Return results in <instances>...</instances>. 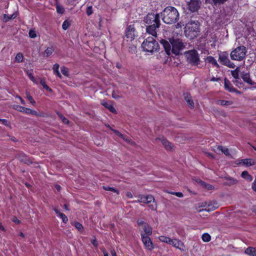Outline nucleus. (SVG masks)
I'll return each mask as SVG.
<instances>
[{
  "mask_svg": "<svg viewBox=\"0 0 256 256\" xmlns=\"http://www.w3.org/2000/svg\"><path fill=\"white\" fill-rule=\"evenodd\" d=\"M16 14L14 13L12 14H4L3 20L4 22H7L8 21L10 20L14 19V18H16Z\"/></svg>",
  "mask_w": 256,
  "mask_h": 256,
  "instance_id": "nucleus-28",
  "label": "nucleus"
},
{
  "mask_svg": "<svg viewBox=\"0 0 256 256\" xmlns=\"http://www.w3.org/2000/svg\"><path fill=\"white\" fill-rule=\"evenodd\" d=\"M137 224H145L146 222L143 220V218H140L137 221Z\"/></svg>",
  "mask_w": 256,
  "mask_h": 256,
  "instance_id": "nucleus-58",
  "label": "nucleus"
},
{
  "mask_svg": "<svg viewBox=\"0 0 256 256\" xmlns=\"http://www.w3.org/2000/svg\"><path fill=\"white\" fill-rule=\"evenodd\" d=\"M224 178L226 180V181L224 182V185L225 186H230L236 184L238 182L237 180L230 176H225Z\"/></svg>",
  "mask_w": 256,
  "mask_h": 256,
  "instance_id": "nucleus-15",
  "label": "nucleus"
},
{
  "mask_svg": "<svg viewBox=\"0 0 256 256\" xmlns=\"http://www.w3.org/2000/svg\"><path fill=\"white\" fill-rule=\"evenodd\" d=\"M184 98L188 106L190 108H194V104L193 100H192V96L188 93H186L184 94Z\"/></svg>",
  "mask_w": 256,
  "mask_h": 256,
  "instance_id": "nucleus-16",
  "label": "nucleus"
},
{
  "mask_svg": "<svg viewBox=\"0 0 256 256\" xmlns=\"http://www.w3.org/2000/svg\"><path fill=\"white\" fill-rule=\"evenodd\" d=\"M143 50L148 52H157L159 48L158 42L152 37H148L142 44Z\"/></svg>",
  "mask_w": 256,
  "mask_h": 256,
  "instance_id": "nucleus-5",
  "label": "nucleus"
},
{
  "mask_svg": "<svg viewBox=\"0 0 256 256\" xmlns=\"http://www.w3.org/2000/svg\"><path fill=\"white\" fill-rule=\"evenodd\" d=\"M224 88L230 92L236 91V89L231 86L230 82L226 78L224 79Z\"/></svg>",
  "mask_w": 256,
  "mask_h": 256,
  "instance_id": "nucleus-22",
  "label": "nucleus"
},
{
  "mask_svg": "<svg viewBox=\"0 0 256 256\" xmlns=\"http://www.w3.org/2000/svg\"><path fill=\"white\" fill-rule=\"evenodd\" d=\"M12 221L14 222H17V223H19L20 222V221L16 217L12 218Z\"/></svg>",
  "mask_w": 256,
  "mask_h": 256,
  "instance_id": "nucleus-61",
  "label": "nucleus"
},
{
  "mask_svg": "<svg viewBox=\"0 0 256 256\" xmlns=\"http://www.w3.org/2000/svg\"><path fill=\"white\" fill-rule=\"evenodd\" d=\"M227 0H212V1L210 2H209L214 6H218L222 4H223Z\"/></svg>",
  "mask_w": 256,
  "mask_h": 256,
  "instance_id": "nucleus-26",
  "label": "nucleus"
},
{
  "mask_svg": "<svg viewBox=\"0 0 256 256\" xmlns=\"http://www.w3.org/2000/svg\"><path fill=\"white\" fill-rule=\"evenodd\" d=\"M92 243L93 244V246L95 247H97L98 246V242L96 238L92 240Z\"/></svg>",
  "mask_w": 256,
  "mask_h": 256,
  "instance_id": "nucleus-55",
  "label": "nucleus"
},
{
  "mask_svg": "<svg viewBox=\"0 0 256 256\" xmlns=\"http://www.w3.org/2000/svg\"><path fill=\"white\" fill-rule=\"evenodd\" d=\"M244 252L250 256H256V248L248 247L245 250Z\"/></svg>",
  "mask_w": 256,
  "mask_h": 256,
  "instance_id": "nucleus-21",
  "label": "nucleus"
},
{
  "mask_svg": "<svg viewBox=\"0 0 256 256\" xmlns=\"http://www.w3.org/2000/svg\"><path fill=\"white\" fill-rule=\"evenodd\" d=\"M220 80V78H216L214 76H213L211 79H210V81H212V82H218Z\"/></svg>",
  "mask_w": 256,
  "mask_h": 256,
  "instance_id": "nucleus-62",
  "label": "nucleus"
},
{
  "mask_svg": "<svg viewBox=\"0 0 256 256\" xmlns=\"http://www.w3.org/2000/svg\"><path fill=\"white\" fill-rule=\"evenodd\" d=\"M208 202H203L202 203V204L200 205V207H203V208H206V206H208Z\"/></svg>",
  "mask_w": 256,
  "mask_h": 256,
  "instance_id": "nucleus-60",
  "label": "nucleus"
},
{
  "mask_svg": "<svg viewBox=\"0 0 256 256\" xmlns=\"http://www.w3.org/2000/svg\"><path fill=\"white\" fill-rule=\"evenodd\" d=\"M13 108H14V109L18 112H24V107L22 106L19 105H16V104L14 105Z\"/></svg>",
  "mask_w": 256,
  "mask_h": 256,
  "instance_id": "nucleus-40",
  "label": "nucleus"
},
{
  "mask_svg": "<svg viewBox=\"0 0 256 256\" xmlns=\"http://www.w3.org/2000/svg\"><path fill=\"white\" fill-rule=\"evenodd\" d=\"M242 78L244 81L250 85H254L256 83L253 82L250 78V76L248 73H242Z\"/></svg>",
  "mask_w": 256,
  "mask_h": 256,
  "instance_id": "nucleus-17",
  "label": "nucleus"
},
{
  "mask_svg": "<svg viewBox=\"0 0 256 256\" xmlns=\"http://www.w3.org/2000/svg\"><path fill=\"white\" fill-rule=\"evenodd\" d=\"M24 112H23L26 114H31V112H32L31 109L28 108H24Z\"/></svg>",
  "mask_w": 256,
  "mask_h": 256,
  "instance_id": "nucleus-53",
  "label": "nucleus"
},
{
  "mask_svg": "<svg viewBox=\"0 0 256 256\" xmlns=\"http://www.w3.org/2000/svg\"><path fill=\"white\" fill-rule=\"evenodd\" d=\"M218 208V204L216 201L214 200L212 202H209L208 204V206H206V208L202 210H198L199 212H202L203 210H206L207 212L213 211L216 208Z\"/></svg>",
  "mask_w": 256,
  "mask_h": 256,
  "instance_id": "nucleus-12",
  "label": "nucleus"
},
{
  "mask_svg": "<svg viewBox=\"0 0 256 256\" xmlns=\"http://www.w3.org/2000/svg\"><path fill=\"white\" fill-rule=\"evenodd\" d=\"M242 162L244 165H246V166H250L254 164V161L251 159H244L242 160Z\"/></svg>",
  "mask_w": 256,
  "mask_h": 256,
  "instance_id": "nucleus-32",
  "label": "nucleus"
},
{
  "mask_svg": "<svg viewBox=\"0 0 256 256\" xmlns=\"http://www.w3.org/2000/svg\"><path fill=\"white\" fill-rule=\"evenodd\" d=\"M168 40V41L164 39L160 40L166 54L168 55H170L172 54L175 55L180 54V51L185 47L182 40L172 36L169 38Z\"/></svg>",
  "mask_w": 256,
  "mask_h": 256,
  "instance_id": "nucleus-1",
  "label": "nucleus"
},
{
  "mask_svg": "<svg viewBox=\"0 0 256 256\" xmlns=\"http://www.w3.org/2000/svg\"><path fill=\"white\" fill-rule=\"evenodd\" d=\"M61 72H62V74L65 76H68V68H66V66H62L61 67Z\"/></svg>",
  "mask_w": 256,
  "mask_h": 256,
  "instance_id": "nucleus-39",
  "label": "nucleus"
},
{
  "mask_svg": "<svg viewBox=\"0 0 256 256\" xmlns=\"http://www.w3.org/2000/svg\"><path fill=\"white\" fill-rule=\"evenodd\" d=\"M70 26V22L68 20H66L62 24V28L64 30H66L69 28Z\"/></svg>",
  "mask_w": 256,
  "mask_h": 256,
  "instance_id": "nucleus-42",
  "label": "nucleus"
},
{
  "mask_svg": "<svg viewBox=\"0 0 256 256\" xmlns=\"http://www.w3.org/2000/svg\"><path fill=\"white\" fill-rule=\"evenodd\" d=\"M201 1L200 0H190L188 2V8L191 12H197L200 8Z\"/></svg>",
  "mask_w": 256,
  "mask_h": 256,
  "instance_id": "nucleus-10",
  "label": "nucleus"
},
{
  "mask_svg": "<svg viewBox=\"0 0 256 256\" xmlns=\"http://www.w3.org/2000/svg\"><path fill=\"white\" fill-rule=\"evenodd\" d=\"M0 122H1L2 124L6 126H8L10 125V122L6 120L0 119Z\"/></svg>",
  "mask_w": 256,
  "mask_h": 256,
  "instance_id": "nucleus-50",
  "label": "nucleus"
},
{
  "mask_svg": "<svg viewBox=\"0 0 256 256\" xmlns=\"http://www.w3.org/2000/svg\"><path fill=\"white\" fill-rule=\"evenodd\" d=\"M240 78L239 79H236V80L234 82V84H236V86H238L239 87L242 84V82H240Z\"/></svg>",
  "mask_w": 256,
  "mask_h": 256,
  "instance_id": "nucleus-52",
  "label": "nucleus"
},
{
  "mask_svg": "<svg viewBox=\"0 0 256 256\" xmlns=\"http://www.w3.org/2000/svg\"><path fill=\"white\" fill-rule=\"evenodd\" d=\"M218 104L222 106H230L232 104V102L230 100H220L218 102Z\"/></svg>",
  "mask_w": 256,
  "mask_h": 256,
  "instance_id": "nucleus-36",
  "label": "nucleus"
},
{
  "mask_svg": "<svg viewBox=\"0 0 256 256\" xmlns=\"http://www.w3.org/2000/svg\"><path fill=\"white\" fill-rule=\"evenodd\" d=\"M241 176L242 178H244L245 180L249 182H250L252 180V176L249 174L247 171L245 170L242 172L241 174Z\"/></svg>",
  "mask_w": 256,
  "mask_h": 256,
  "instance_id": "nucleus-27",
  "label": "nucleus"
},
{
  "mask_svg": "<svg viewBox=\"0 0 256 256\" xmlns=\"http://www.w3.org/2000/svg\"><path fill=\"white\" fill-rule=\"evenodd\" d=\"M238 68H237L235 70H232L231 72V74L232 76L235 78V79H239V75H238Z\"/></svg>",
  "mask_w": 256,
  "mask_h": 256,
  "instance_id": "nucleus-38",
  "label": "nucleus"
},
{
  "mask_svg": "<svg viewBox=\"0 0 256 256\" xmlns=\"http://www.w3.org/2000/svg\"><path fill=\"white\" fill-rule=\"evenodd\" d=\"M27 74H28V77L30 78V80H32V82H34L35 81V78H34V76H32V74L31 73L27 72Z\"/></svg>",
  "mask_w": 256,
  "mask_h": 256,
  "instance_id": "nucleus-56",
  "label": "nucleus"
},
{
  "mask_svg": "<svg viewBox=\"0 0 256 256\" xmlns=\"http://www.w3.org/2000/svg\"><path fill=\"white\" fill-rule=\"evenodd\" d=\"M86 13L88 16H90L93 13L92 6H90L87 8Z\"/></svg>",
  "mask_w": 256,
  "mask_h": 256,
  "instance_id": "nucleus-46",
  "label": "nucleus"
},
{
  "mask_svg": "<svg viewBox=\"0 0 256 256\" xmlns=\"http://www.w3.org/2000/svg\"><path fill=\"white\" fill-rule=\"evenodd\" d=\"M155 140L158 142H160L164 148L168 150H171L172 148V144L163 137L156 138Z\"/></svg>",
  "mask_w": 256,
  "mask_h": 256,
  "instance_id": "nucleus-13",
  "label": "nucleus"
},
{
  "mask_svg": "<svg viewBox=\"0 0 256 256\" xmlns=\"http://www.w3.org/2000/svg\"><path fill=\"white\" fill-rule=\"evenodd\" d=\"M144 22L146 24V31L150 34L157 37V30L160 26L158 14L148 13L144 17Z\"/></svg>",
  "mask_w": 256,
  "mask_h": 256,
  "instance_id": "nucleus-2",
  "label": "nucleus"
},
{
  "mask_svg": "<svg viewBox=\"0 0 256 256\" xmlns=\"http://www.w3.org/2000/svg\"><path fill=\"white\" fill-rule=\"evenodd\" d=\"M217 150L219 151H221L222 153H224L226 156H230V154L229 150L225 147H223L222 146H217Z\"/></svg>",
  "mask_w": 256,
  "mask_h": 256,
  "instance_id": "nucleus-25",
  "label": "nucleus"
},
{
  "mask_svg": "<svg viewBox=\"0 0 256 256\" xmlns=\"http://www.w3.org/2000/svg\"><path fill=\"white\" fill-rule=\"evenodd\" d=\"M56 114L62 120L64 123L67 124L69 123V121L67 120V118H66L60 112H57Z\"/></svg>",
  "mask_w": 256,
  "mask_h": 256,
  "instance_id": "nucleus-37",
  "label": "nucleus"
},
{
  "mask_svg": "<svg viewBox=\"0 0 256 256\" xmlns=\"http://www.w3.org/2000/svg\"><path fill=\"white\" fill-rule=\"evenodd\" d=\"M54 210L56 213L58 214V216L60 217L62 220V222L64 223H66L68 221V218L64 214L59 212L57 209L54 208Z\"/></svg>",
  "mask_w": 256,
  "mask_h": 256,
  "instance_id": "nucleus-24",
  "label": "nucleus"
},
{
  "mask_svg": "<svg viewBox=\"0 0 256 256\" xmlns=\"http://www.w3.org/2000/svg\"><path fill=\"white\" fill-rule=\"evenodd\" d=\"M102 104L106 108H107L108 110H109L110 112H112V113H116V110L110 104H108L106 102H103L102 103Z\"/></svg>",
  "mask_w": 256,
  "mask_h": 256,
  "instance_id": "nucleus-29",
  "label": "nucleus"
},
{
  "mask_svg": "<svg viewBox=\"0 0 256 256\" xmlns=\"http://www.w3.org/2000/svg\"><path fill=\"white\" fill-rule=\"evenodd\" d=\"M139 201L141 202L146 203V204H150L152 202V204H150L149 206L152 210H154L156 206V203L155 202V200L153 196L152 195L148 196H141Z\"/></svg>",
  "mask_w": 256,
  "mask_h": 256,
  "instance_id": "nucleus-9",
  "label": "nucleus"
},
{
  "mask_svg": "<svg viewBox=\"0 0 256 256\" xmlns=\"http://www.w3.org/2000/svg\"><path fill=\"white\" fill-rule=\"evenodd\" d=\"M112 96L113 98L116 99L118 98H120V96L118 95H117L114 92H113L112 94Z\"/></svg>",
  "mask_w": 256,
  "mask_h": 256,
  "instance_id": "nucleus-63",
  "label": "nucleus"
},
{
  "mask_svg": "<svg viewBox=\"0 0 256 256\" xmlns=\"http://www.w3.org/2000/svg\"><path fill=\"white\" fill-rule=\"evenodd\" d=\"M112 131H113L118 136L121 138L123 140H124V136L120 132H119L118 130L112 129Z\"/></svg>",
  "mask_w": 256,
  "mask_h": 256,
  "instance_id": "nucleus-47",
  "label": "nucleus"
},
{
  "mask_svg": "<svg viewBox=\"0 0 256 256\" xmlns=\"http://www.w3.org/2000/svg\"><path fill=\"white\" fill-rule=\"evenodd\" d=\"M31 114L34 115L36 116H39L40 114L38 113V112L36 110H32Z\"/></svg>",
  "mask_w": 256,
  "mask_h": 256,
  "instance_id": "nucleus-59",
  "label": "nucleus"
},
{
  "mask_svg": "<svg viewBox=\"0 0 256 256\" xmlns=\"http://www.w3.org/2000/svg\"><path fill=\"white\" fill-rule=\"evenodd\" d=\"M228 56L229 54L227 52H220L218 54V61L222 65L230 68H234L235 65L232 62H230Z\"/></svg>",
  "mask_w": 256,
  "mask_h": 256,
  "instance_id": "nucleus-8",
  "label": "nucleus"
},
{
  "mask_svg": "<svg viewBox=\"0 0 256 256\" xmlns=\"http://www.w3.org/2000/svg\"><path fill=\"white\" fill-rule=\"evenodd\" d=\"M158 238L160 242H166L168 244L170 242H172L171 238L164 236H160Z\"/></svg>",
  "mask_w": 256,
  "mask_h": 256,
  "instance_id": "nucleus-31",
  "label": "nucleus"
},
{
  "mask_svg": "<svg viewBox=\"0 0 256 256\" xmlns=\"http://www.w3.org/2000/svg\"><path fill=\"white\" fill-rule=\"evenodd\" d=\"M59 66H59V64H55L53 66V68H52V70H54V72H55L56 71L58 70Z\"/></svg>",
  "mask_w": 256,
  "mask_h": 256,
  "instance_id": "nucleus-51",
  "label": "nucleus"
},
{
  "mask_svg": "<svg viewBox=\"0 0 256 256\" xmlns=\"http://www.w3.org/2000/svg\"><path fill=\"white\" fill-rule=\"evenodd\" d=\"M202 238L204 242H209L211 240V236L208 234L204 233L202 235Z\"/></svg>",
  "mask_w": 256,
  "mask_h": 256,
  "instance_id": "nucleus-33",
  "label": "nucleus"
},
{
  "mask_svg": "<svg viewBox=\"0 0 256 256\" xmlns=\"http://www.w3.org/2000/svg\"><path fill=\"white\" fill-rule=\"evenodd\" d=\"M252 188L254 191L256 192V178L252 184Z\"/></svg>",
  "mask_w": 256,
  "mask_h": 256,
  "instance_id": "nucleus-57",
  "label": "nucleus"
},
{
  "mask_svg": "<svg viewBox=\"0 0 256 256\" xmlns=\"http://www.w3.org/2000/svg\"><path fill=\"white\" fill-rule=\"evenodd\" d=\"M187 62L192 66H198L200 60L196 50H188L184 52Z\"/></svg>",
  "mask_w": 256,
  "mask_h": 256,
  "instance_id": "nucleus-7",
  "label": "nucleus"
},
{
  "mask_svg": "<svg viewBox=\"0 0 256 256\" xmlns=\"http://www.w3.org/2000/svg\"><path fill=\"white\" fill-rule=\"evenodd\" d=\"M142 241L145 247L148 250H152L154 248L153 244L149 236H146L142 232L140 234Z\"/></svg>",
  "mask_w": 256,
  "mask_h": 256,
  "instance_id": "nucleus-11",
  "label": "nucleus"
},
{
  "mask_svg": "<svg viewBox=\"0 0 256 256\" xmlns=\"http://www.w3.org/2000/svg\"><path fill=\"white\" fill-rule=\"evenodd\" d=\"M199 182L201 184L202 186H204L205 188L208 190H212L214 188V186L212 185L206 184V182H202L201 180H199Z\"/></svg>",
  "mask_w": 256,
  "mask_h": 256,
  "instance_id": "nucleus-30",
  "label": "nucleus"
},
{
  "mask_svg": "<svg viewBox=\"0 0 256 256\" xmlns=\"http://www.w3.org/2000/svg\"><path fill=\"white\" fill-rule=\"evenodd\" d=\"M246 53V48L244 46H240L231 52L230 56L232 60L242 61L245 58Z\"/></svg>",
  "mask_w": 256,
  "mask_h": 256,
  "instance_id": "nucleus-6",
  "label": "nucleus"
},
{
  "mask_svg": "<svg viewBox=\"0 0 256 256\" xmlns=\"http://www.w3.org/2000/svg\"><path fill=\"white\" fill-rule=\"evenodd\" d=\"M23 59V55L22 54L18 53L16 54V60L17 62H22Z\"/></svg>",
  "mask_w": 256,
  "mask_h": 256,
  "instance_id": "nucleus-44",
  "label": "nucleus"
},
{
  "mask_svg": "<svg viewBox=\"0 0 256 256\" xmlns=\"http://www.w3.org/2000/svg\"><path fill=\"white\" fill-rule=\"evenodd\" d=\"M76 228L78 230L81 231L83 230L84 227L83 225H75Z\"/></svg>",
  "mask_w": 256,
  "mask_h": 256,
  "instance_id": "nucleus-54",
  "label": "nucleus"
},
{
  "mask_svg": "<svg viewBox=\"0 0 256 256\" xmlns=\"http://www.w3.org/2000/svg\"><path fill=\"white\" fill-rule=\"evenodd\" d=\"M110 252H111L112 256H117L114 250V249L112 250Z\"/></svg>",
  "mask_w": 256,
  "mask_h": 256,
  "instance_id": "nucleus-64",
  "label": "nucleus"
},
{
  "mask_svg": "<svg viewBox=\"0 0 256 256\" xmlns=\"http://www.w3.org/2000/svg\"><path fill=\"white\" fill-rule=\"evenodd\" d=\"M169 244L176 248L183 250L182 247L184 246V244L180 240L172 239V242H170Z\"/></svg>",
  "mask_w": 256,
  "mask_h": 256,
  "instance_id": "nucleus-18",
  "label": "nucleus"
},
{
  "mask_svg": "<svg viewBox=\"0 0 256 256\" xmlns=\"http://www.w3.org/2000/svg\"><path fill=\"white\" fill-rule=\"evenodd\" d=\"M170 193L172 194H174L179 198H182L184 196L183 194L181 192H171Z\"/></svg>",
  "mask_w": 256,
  "mask_h": 256,
  "instance_id": "nucleus-49",
  "label": "nucleus"
},
{
  "mask_svg": "<svg viewBox=\"0 0 256 256\" xmlns=\"http://www.w3.org/2000/svg\"><path fill=\"white\" fill-rule=\"evenodd\" d=\"M56 11L59 14H63L64 12V8L59 6H56Z\"/></svg>",
  "mask_w": 256,
  "mask_h": 256,
  "instance_id": "nucleus-48",
  "label": "nucleus"
},
{
  "mask_svg": "<svg viewBox=\"0 0 256 256\" xmlns=\"http://www.w3.org/2000/svg\"><path fill=\"white\" fill-rule=\"evenodd\" d=\"M200 23L198 20L190 18L186 24L185 33L191 38L198 35L200 32Z\"/></svg>",
  "mask_w": 256,
  "mask_h": 256,
  "instance_id": "nucleus-4",
  "label": "nucleus"
},
{
  "mask_svg": "<svg viewBox=\"0 0 256 256\" xmlns=\"http://www.w3.org/2000/svg\"><path fill=\"white\" fill-rule=\"evenodd\" d=\"M26 98H28V100L30 102L32 105L34 106L36 104V102L34 100L32 97L28 93H26Z\"/></svg>",
  "mask_w": 256,
  "mask_h": 256,
  "instance_id": "nucleus-45",
  "label": "nucleus"
},
{
  "mask_svg": "<svg viewBox=\"0 0 256 256\" xmlns=\"http://www.w3.org/2000/svg\"><path fill=\"white\" fill-rule=\"evenodd\" d=\"M40 84L42 86L43 88L48 92H52V90L46 85L45 80L44 78H41Z\"/></svg>",
  "mask_w": 256,
  "mask_h": 256,
  "instance_id": "nucleus-34",
  "label": "nucleus"
},
{
  "mask_svg": "<svg viewBox=\"0 0 256 256\" xmlns=\"http://www.w3.org/2000/svg\"><path fill=\"white\" fill-rule=\"evenodd\" d=\"M103 188L106 190H108V191H112L114 192H116L117 194H119V191L117 189H116L115 188H111L110 186H103Z\"/></svg>",
  "mask_w": 256,
  "mask_h": 256,
  "instance_id": "nucleus-35",
  "label": "nucleus"
},
{
  "mask_svg": "<svg viewBox=\"0 0 256 256\" xmlns=\"http://www.w3.org/2000/svg\"><path fill=\"white\" fill-rule=\"evenodd\" d=\"M163 22L168 24L176 23L180 18V14L178 10L172 6H168L161 12Z\"/></svg>",
  "mask_w": 256,
  "mask_h": 256,
  "instance_id": "nucleus-3",
  "label": "nucleus"
},
{
  "mask_svg": "<svg viewBox=\"0 0 256 256\" xmlns=\"http://www.w3.org/2000/svg\"><path fill=\"white\" fill-rule=\"evenodd\" d=\"M142 228L143 230L142 232L144 234V236H149L152 234V229L150 225H143Z\"/></svg>",
  "mask_w": 256,
  "mask_h": 256,
  "instance_id": "nucleus-20",
  "label": "nucleus"
},
{
  "mask_svg": "<svg viewBox=\"0 0 256 256\" xmlns=\"http://www.w3.org/2000/svg\"><path fill=\"white\" fill-rule=\"evenodd\" d=\"M206 60L208 63L212 64L213 66L218 68H220L219 64L214 57L212 56H208L206 58Z\"/></svg>",
  "mask_w": 256,
  "mask_h": 256,
  "instance_id": "nucleus-23",
  "label": "nucleus"
},
{
  "mask_svg": "<svg viewBox=\"0 0 256 256\" xmlns=\"http://www.w3.org/2000/svg\"><path fill=\"white\" fill-rule=\"evenodd\" d=\"M135 29L133 25H130L128 26L126 32V36L128 38L131 40L134 38Z\"/></svg>",
  "mask_w": 256,
  "mask_h": 256,
  "instance_id": "nucleus-14",
  "label": "nucleus"
},
{
  "mask_svg": "<svg viewBox=\"0 0 256 256\" xmlns=\"http://www.w3.org/2000/svg\"><path fill=\"white\" fill-rule=\"evenodd\" d=\"M54 52V49L52 47L48 48L44 51V54H46V56H50Z\"/></svg>",
  "mask_w": 256,
  "mask_h": 256,
  "instance_id": "nucleus-41",
  "label": "nucleus"
},
{
  "mask_svg": "<svg viewBox=\"0 0 256 256\" xmlns=\"http://www.w3.org/2000/svg\"><path fill=\"white\" fill-rule=\"evenodd\" d=\"M19 160L24 164L29 165L32 163V160L24 154H21L18 156Z\"/></svg>",
  "mask_w": 256,
  "mask_h": 256,
  "instance_id": "nucleus-19",
  "label": "nucleus"
},
{
  "mask_svg": "<svg viewBox=\"0 0 256 256\" xmlns=\"http://www.w3.org/2000/svg\"><path fill=\"white\" fill-rule=\"evenodd\" d=\"M28 34H29V36L30 38H36V32L35 31V30H34L33 29H31L30 30Z\"/></svg>",
  "mask_w": 256,
  "mask_h": 256,
  "instance_id": "nucleus-43",
  "label": "nucleus"
}]
</instances>
